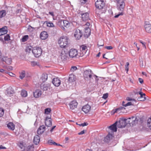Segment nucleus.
Listing matches in <instances>:
<instances>
[{
    "label": "nucleus",
    "mask_w": 151,
    "mask_h": 151,
    "mask_svg": "<svg viewBox=\"0 0 151 151\" xmlns=\"http://www.w3.org/2000/svg\"><path fill=\"white\" fill-rule=\"evenodd\" d=\"M77 105V102L75 100L71 101L69 104L70 108L71 109H74L76 108Z\"/></svg>",
    "instance_id": "obj_16"
},
{
    "label": "nucleus",
    "mask_w": 151,
    "mask_h": 151,
    "mask_svg": "<svg viewBox=\"0 0 151 151\" xmlns=\"http://www.w3.org/2000/svg\"><path fill=\"white\" fill-rule=\"evenodd\" d=\"M61 58L63 61L66 60L68 56V52L62 50L60 53Z\"/></svg>",
    "instance_id": "obj_7"
},
{
    "label": "nucleus",
    "mask_w": 151,
    "mask_h": 151,
    "mask_svg": "<svg viewBox=\"0 0 151 151\" xmlns=\"http://www.w3.org/2000/svg\"><path fill=\"white\" fill-rule=\"evenodd\" d=\"M18 146L22 150V151H23L25 149V147L22 143H19L18 144Z\"/></svg>",
    "instance_id": "obj_42"
},
{
    "label": "nucleus",
    "mask_w": 151,
    "mask_h": 151,
    "mask_svg": "<svg viewBox=\"0 0 151 151\" xmlns=\"http://www.w3.org/2000/svg\"><path fill=\"white\" fill-rule=\"evenodd\" d=\"M52 83L55 86L58 87L61 83V81L58 78H56L52 79Z\"/></svg>",
    "instance_id": "obj_11"
},
{
    "label": "nucleus",
    "mask_w": 151,
    "mask_h": 151,
    "mask_svg": "<svg viewBox=\"0 0 151 151\" xmlns=\"http://www.w3.org/2000/svg\"><path fill=\"white\" fill-rule=\"evenodd\" d=\"M28 151H33L34 150V147L33 145H29L27 147Z\"/></svg>",
    "instance_id": "obj_40"
},
{
    "label": "nucleus",
    "mask_w": 151,
    "mask_h": 151,
    "mask_svg": "<svg viewBox=\"0 0 151 151\" xmlns=\"http://www.w3.org/2000/svg\"><path fill=\"white\" fill-rule=\"evenodd\" d=\"M129 63L127 62L126 63V64L125 66V70L127 71V72L128 71V70H129Z\"/></svg>",
    "instance_id": "obj_49"
},
{
    "label": "nucleus",
    "mask_w": 151,
    "mask_h": 151,
    "mask_svg": "<svg viewBox=\"0 0 151 151\" xmlns=\"http://www.w3.org/2000/svg\"><path fill=\"white\" fill-rule=\"evenodd\" d=\"M96 7L99 9H102L105 6V3L102 0H97L95 3Z\"/></svg>",
    "instance_id": "obj_6"
},
{
    "label": "nucleus",
    "mask_w": 151,
    "mask_h": 151,
    "mask_svg": "<svg viewBox=\"0 0 151 151\" xmlns=\"http://www.w3.org/2000/svg\"><path fill=\"white\" fill-rule=\"evenodd\" d=\"M82 33L80 29H77L76 30L74 36L77 39L79 40L82 36Z\"/></svg>",
    "instance_id": "obj_9"
},
{
    "label": "nucleus",
    "mask_w": 151,
    "mask_h": 151,
    "mask_svg": "<svg viewBox=\"0 0 151 151\" xmlns=\"http://www.w3.org/2000/svg\"><path fill=\"white\" fill-rule=\"evenodd\" d=\"M139 93L140 95V96L138 98L137 100L138 101H144L146 100L145 94V93H143L142 92H139Z\"/></svg>",
    "instance_id": "obj_19"
},
{
    "label": "nucleus",
    "mask_w": 151,
    "mask_h": 151,
    "mask_svg": "<svg viewBox=\"0 0 151 151\" xmlns=\"http://www.w3.org/2000/svg\"><path fill=\"white\" fill-rule=\"evenodd\" d=\"M112 135L109 133V134L104 138V141L106 142H109L110 140L112 139Z\"/></svg>",
    "instance_id": "obj_26"
},
{
    "label": "nucleus",
    "mask_w": 151,
    "mask_h": 151,
    "mask_svg": "<svg viewBox=\"0 0 151 151\" xmlns=\"http://www.w3.org/2000/svg\"><path fill=\"white\" fill-rule=\"evenodd\" d=\"M63 23H64L63 27H69V23L68 21L64 20Z\"/></svg>",
    "instance_id": "obj_39"
},
{
    "label": "nucleus",
    "mask_w": 151,
    "mask_h": 151,
    "mask_svg": "<svg viewBox=\"0 0 151 151\" xmlns=\"http://www.w3.org/2000/svg\"><path fill=\"white\" fill-rule=\"evenodd\" d=\"M26 72L24 70H22L19 72V78L21 79H23L25 76Z\"/></svg>",
    "instance_id": "obj_33"
},
{
    "label": "nucleus",
    "mask_w": 151,
    "mask_h": 151,
    "mask_svg": "<svg viewBox=\"0 0 151 151\" xmlns=\"http://www.w3.org/2000/svg\"><path fill=\"white\" fill-rule=\"evenodd\" d=\"M6 14V11L5 10H3L0 11V18H1L4 17Z\"/></svg>",
    "instance_id": "obj_36"
},
{
    "label": "nucleus",
    "mask_w": 151,
    "mask_h": 151,
    "mask_svg": "<svg viewBox=\"0 0 151 151\" xmlns=\"http://www.w3.org/2000/svg\"><path fill=\"white\" fill-rule=\"evenodd\" d=\"M51 111L50 108H46L45 110V113L47 114H49Z\"/></svg>",
    "instance_id": "obj_43"
},
{
    "label": "nucleus",
    "mask_w": 151,
    "mask_h": 151,
    "mask_svg": "<svg viewBox=\"0 0 151 151\" xmlns=\"http://www.w3.org/2000/svg\"><path fill=\"white\" fill-rule=\"evenodd\" d=\"M45 124L47 127H51L52 125V120L51 118L47 116L46 117L45 119Z\"/></svg>",
    "instance_id": "obj_12"
},
{
    "label": "nucleus",
    "mask_w": 151,
    "mask_h": 151,
    "mask_svg": "<svg viewBox=\"0 0 151 151\" xmlns=\"http://www.w3.org/2000/svg\"><path fill=\"white\" fill-rule=\"evenodd\" d=\"M108 96V93H106L104 94L102 97V98L104 99H107Z\"/></svg>",
    "instance_id": "obj_51"
},
{
    "label": "nucleus",
    "mask_w": 151,
    "mask_h": 151,
    "mask_svg": "<svg viewBox=\"0 0 151 151\" xmlns=\"http://www.w3.org/2000/svg\"><path fill=\"white\" fill-rule=\"evenodd\" d=\"M117 122H116L114 123L112 125H111L109 127V128L110 129L114 132H116L117 131V127L116 126L117 124Z\"/></svg>",
    "instance_id": "obj_22"
},
{
    "label": "nucleus",
    "mask_w": 151,
    "mask_h": 151,
    "mask_svg": "<svg viewBox=\"0 0 151 151\" xmlns=\"http://www.w3.org/2000/svg\"><path fill=\"white\" fill-rule=\"evenodd\" d=\"M77 69V68L76 66H72L71 68V71H72L73 72L74 71L76 70Z\"/></svg>",
    "instance_id": "obj_53"
},
{
    "label": "nucleus",
    "mask_w": 151,
    "mask_h": 151,
    "mask_svg": "<svg viewBox=\"0 0 151 151\" xmlns=\"http://www.w3.org/2000/svg\"><path fill=\"white\" fill-rule=\"evenodd\" d=\"M132 104L131 102H129L127 103V104H125V105H124V106L126 107L128 106L131 105Z\"/></svg>",
    "instance_id": "obj_55"
},
{
    "label": "nucleus",
    "mask_w": 151,
    "mask_h": 151,
    "mask_svg": "<svg viewBox=\"0 0 151 151\" xmlns=\"http://www.w3.org/2000/svg\"><path fill=\"white\" fill-rule=\"evenodd\" d=\"M87 49V46L84 45H81L80 47L81 50L83 51V52H84L85 53L86 52L85 51Z\"/></svg>",
    "instance_id": "obj_34"
},
{
    "label": "nucleus",
    "mask_w": 151,
    "mask_h": 151,
    "mask_svg": "<svg viewBox=\"0 0 151 151\" xmlns=\"http://www.w3.org/2000/svg\"><path fill=\"white\" fill-rule=\"evenodd\" d=\"M119 111L118 110V109H115L114 110H113L112 111V112H113V114H114L115 113Z\"/></svg>",
    "instance_id": "obj_59"
},
{
    "label": "nucleus",
    "mask_w": 151,
    "mask_h": 151,
    "mask_svg": "<svg viewBox=\"0 0 151 151\" xmlns=\"http://www.w3.org/2000/svg\"><path fill=\"white\" fill-rule=\"evenodd\" d=\"M29 27L28 28V29H29V31H33L36 28H37V29H38V27L37 28V27H32L30 25L29 26Z\"/></svg>",
    "instance_id": "obj_44"
},
{
    "label": "nucleus",
    "mask_w": 151,
    "mask_h": 151,
    "mask_svg": "<svg viewBox=\"0 0 151 151\" xmlns=\"http://www.w3.org/2000/svg\"><path fill=\"white\" fill-rule=\"evenodd\" d=\"M85 132H84V130H83L82 131H81V132H79L78 133V134L79 135H81V134H83Z\"/></svg>",
    "instance_id": "obj_63"
},
{
    "label": "nucleus",
    "mask_w": 151,
    "mask_h": 151,
    "mask_svg": "<svg viewBox=\"0 0 151 151\" xmlns=\"http://www.w3.org/2000/svg\"><path fill=\"white\" fill-rule=\"evenodd\" d=\"M40 137L37 135H36L34 137L33 139V142L34 143L37 145L40 142Z\"/></svg>",
    "instance_id": "obj_25"
},
{
    "label": "nucleus",
    "mask_w": 151,
    "mask_h": 151,
    "mask_svg": "<svg viewBox=\"0 0 151 151\" xmlns=\"http://www.w3.org/2000/svg\"><path fill=\"white\" fill-rule=\"evenodd\" d=\"M10 36L8 34L6 35H5L4 40L8 41L10 40Z\"/></svg>",
    "instance_id": "obj_46"
},
{
    "label": "nucleus",
    "mask_w": 151,
    "mask_h": 151,
    "mask_svg": "<svg viewBox=\"0 0 151 151\" xmlns=\"http://www.w3.org/2000/svg\"><path fill=\"white\" fill-rule=\"evenodd\" d=\"M45 127L43 125L40 126L37 130V133L39 134H42L45 130Z\"/></svg>",
    "instance_id": "obj_18"
},
{
    "label": "nucleus",
    "mask_w": 151,
    "mask_h": 151,
    "mask_svg": "<svg viewBox=\"0 0 151 151\" xmlns=\"http://www.w3.org/2000/svg\"><path fill=\"white\" fill-rule=\"evenodd\" d=\"M5 35L4 34L1 35H0V40L1 41H3V39L4 40Z\"/></svg>",
    "instance_id": "obj_52"
},
{
    "label": "nucleus",
    "mask_w": 151,
    "mask_h": 151,
    "mask_svg": "<svg viewBox=\"0 0 151 151\" xmlns=\"http://www.w3.org/2000/svg\"><path fill=\"white\" fill-rule=\"evenodd\" d=\"M14 93V91L12 87L10 86L7 88L5 92L6 94L8 96H10V95Z\"/></svg>",
    "instance_id": "obj_14"
},
{
    "label": "nucleus",
    "mask_w": 151,
    "mask_h": 151,
    "mask_svg": "<svg viewBox=\"0 0 151 151\" xmlns=\"http://www.w3.org/2000/svg\"><path fill=\"white\" fill-rule=\"evenodd\" d=\"M81 17L83 21H87L89 19V14L88 13L82 14Z\"/></svg>",
    "instance_id": "obj_24"
},
{
    "label": "nucleus",
    "mask_w": 151,
    "mask_h": 151,
    "mask_svg": "<svg viewBox=\"0 0 151 151\" xmlns=\"http://www.w3.org/2000/svg\"><path fill=\"white\" fill-rule=\"evenodd\" d=\"M139 82L141 83H142L143 82V80L142 78H139Z\"/></svg>",
    "instance_id": "obj_62"
},
{
    "label": "nucleus",
    "mask_w": 151,
    "mask_h": 151,
    "mask_svg": "<svg viewBox=\"0 0 151 151\" xmlns=\"http://www.w3.org/2000/svg\"><path fill=\"white\" fill-rule=\"evenodd\" d=\"M78 55L77 51L76 49H71L70 50L69 52V56L70 58H74Z\"/></svg>",
    "instance_id": "obj_8"
},
{
    "label": "nucleus",
    "mask_w": 151,
    "mask_h": 151,
    "mask_svg": "<svg viewBox=\"0 0 151 151\" xmlns=\"http://www.w3.org/2000/svg\"><path fill=\"white\" fill-rule=\"evenodd\" d=\"M127 122L130 125H134L137 123L139 119L136 116H132L126 119Z\"/></svg>",
    "instance_id": "obj_3"
},
{
    "label": "nucleus",
    "mask_w": 151,
    "mask_h": 151,
    "mask_svg": "<svg viewBox=\"0 0 151 151\" xmlns=\"http://www.w3.org/2000/svg\"><path fill=\"white\" fill-rule=\"evenodd\" d=\"M70 40L68 37L66 36H62L60 37L58 40V43L60 47L64 48L68 46Z\"/></svg>",
    "instance_id": "obj_1"
},
{
    "label": "nucleus",
    "mask_w": 151,
    "mask_h": 151,
    "mask_svg": "<svg viewBox=\"0 0 151 151\" xmlns=\"http://www.w3.org/2000/svg\"><path fill=\"white\" fill-rule=\"evenodd\" d=\"M34 56L36 57H39L42 54V49L39 47H35L32 50Z\"/></svg>",
    "instance_id": "obj_4"
},
{
    "label": "nucleus",
    "mask_w": 151,
    "mask_h": 151,
    "mask_svg": "<svg viewBox=\"0 0 151 151\" xmlns=\"http://www.w3.org/2000/svg\"><path fill=\"white\" fill-rule=\"evenodd\" d=\"M31 64L32 66H35L36 65H39V64L38 62L35 61H32L31 62Z\"/></svg>",
    "instance_id": "obj_41"
},
{
    "label": "nucleus",
    "mask_w": 151,
    "mask_h": 151,
    "mask_svg": "<svg viewBox=\"0 0 151 151\" xmlns=\"http://www.w3.org/2000/svg\"><path fill=\"white\" fill-rule=\"evenodd\" d=\"M91 70L90 69L87 70H85L83 73L84 76L85 77L88 78V77L89 78H91Z\"/></svg>",
    "instance_id": "obj_13"
},
{
    "label": "nucleus",
    "mask_w": 151,
    "mask_h": 151,
    "mask_svg": "<svg viewBox=\"0 0 151 151\" xmlns=\"http://www.w3.org/2000/svg\"><path fill=\"white\" fill-rule=\"evenodd\" d=\"M4 113V109L1 108H0V117L2 116Z\"/></svg>",
    "instance_id": "obj_48"
},
{
    "label": "nucleus",
    "mask_w": 151,
    "mask_h": 151,
    "mask_svg": "<svg viewBox=\"0 0 151 151\" xmlns=\"http://www.w3.org/2000/svg\"><path fill=\"white\" fill-rule=\"evenodd\" d=\"M76 80V76L73 74H70V75L68 78V81L70 82H74Z\"/></svg>",
    "instance_id": "obj_27"
},
{
    "label": "nucleus",
    "mask_w": 151,
    "mask_h": 151,
    "mask_svg": "<svg viewBox=\"0 0 151 151\" xmlns=\"http://www.w3.org/2000/svg\"><path fill=\"white\" fill-rule=\"evenodd\" d=\"M76 124H77V125H79V126H83V127H84V126L87 125L88 124V123H87L86 122H84L83 123H81V124H78L77 123H76Z\"/></svg>",
    "instance_id": "obj_50"
},
{
    "label": "nucleus",
    "mask_w": 151,
    "mask_h": 151,
    "mask_svg": "<svg viewBox=\"0 0 151 151\" xmlns=\"http://www.w3.org/2000/svg\"><path fill=\"white\" fill-rule=\"evenodd\" d=\"M47 26L48 27H52L55 26L54 24L52 22H47Z\"/></svg>",
    "instance_id": "obj_45"
},
{
    "label": "nucleus",
    "mask_w": 151,
    "mask_h": 151,
    "mask_svg": "<svg viewBox=\"0 0 151 151\" xmlns=\"http://www.w3.org/2000/svg\"><path fill=\"white\" fill-rule=\"evenodd\" d=\"M63 21L64 20H59L58 22H57V24L63 30H65V28L63 27Z\"/></svg>",
    "instance_id": "obj_30"
},
{
    "label": "nucleus",
    "mask_w": 151,
    "mask_h": 151,
    "mask_svg": "<svg viewBox=\"0 0 151 151\" xmlns=\"http://www.w3.org/2000/svg\"><path fill=\"white\" fill-rule=\"evenodd\" d=\"M28 35H25L24 36L22 39V41L24 42L27 41L28 38Z\"/></svg>",
    "instance_id": "obj_38"
},
{
    "label": "nucleus",
    "mask_w": 151,
    "mask_h": 151,
    "mask_svg": "<svg viewBox=\"0 0 151 151\" xmlns=\"http://www.w3.org/2000/svg\"><path fill=\"white\" fill-rule=\"evenodd\" d=\"M140 66L141 67H144V66L143 64V61H140Z\"/></svg>",
    "instance_id": "obj_60"
},
{
    "label": "nucleus",
    "mask_w": 151,
    "mask_h": 151,
    "mask_svg": "<svg viewBox=\"0 0 151 151\" xmlns=\"http://www.w3.org/2000/svg\"><path fill=\"white\" fill-rule=\"evenodd\" d=\"M7 127L8 128L13 131L15 129V125L13 123L10 122L7 124Z\"/></svg>",
    "instance_id": "obj_28"
},
{
    "label": "nucleus",
    "mask_w": 151,
    "mask_h": 151,
    "mask_svg": "<svg viewBox=\"0 0 151 151\" xmlns=\"http://www.w3.org/2000/svg\"><path fill=\"white\" fill-rule=\"evenodd\" d=\"M80 0V2H81V3L82 4H85L87 1V0Z\"/></svg>",
    "instance_id": "obj_58"
},
{
    "label": "nucleus",
    "mask_w": 151,
    "mask_h": 151,
    "mask_svg": "<svg viewBox=\"0 0 151 151\" xmlns=\"http://www.w3.org/2000/svg\"><path fill=\"white\" fill-rule=\"evenodd\" d=\"M7 32V27L6 26H4L0 29V35L5 34Z\"/></svg>",
    "instance_id": "obj_23"
},
{
    "label": "nucleus",
    "mask_w": 151,
    "mask_h": 151,
    "mask_svg": "<svg viewBox=\"0 0 151 151\" xmlns=\"http://www.w3.org/2000/svg\"><path fill=\"white\" fill-rule=\"evenodd\" d=\"M50 86V84H45L41 86V88L44 91H47Z\"/></svg>",
    "instance_id": "obj_29"
},
{
    "label": "nucleus",
    "mask_w": 151,
    "mask_h": 151,
    "mask_svg": "<svg viewBox=\"0 0 151 151\" xmlns=\"http://www.w3.org/2000/svg\"><path fill=\"white\" fill-rule=\"evenodd\" d=\"M105 48L107 49L108 50H109L113 48L111 46L105 47Z\"/></svg>",
    "instance_id": "obj_57"
},
{
    "label": "nucleus",
    "mask_w": 151,
    "mask_h": 151,
    "mask_svg": "<svg viewBox=\"0 0 151 151\" xmlns=\"http://www.w3.org/2000/svg\"><path fill=\"white\" fill-rule=\"evenodd\" d=\"M147 125L148 127L151 130V116L147 120Z\"/></svg>",
    "instance_id": "obj_35"
},
{
    "label": "nucleus",
    "mask_w": 151,
    "mask_h": 151,
    "mask_svg": "<svg viewBox=\"0 0 151 151\" xmlns=\"http://www.w3.org/2000/svg\"><path fill=\"white\" fill-rule=\"evenodd\" d=\"M32 47L31 46H30V47H29V46H28L27 47L26 49V51L27 52H30V51H31V50H32Z\"/></svg>",
    "instance_id": "obj_47"
},
{
    "label": "nucleus",
    "mask_w": 151,
    "mask_h": 151,
    "mask_svg": "<svg viewBox=\"0 0 151 151\" xmlns=\"http://www.w3.org/2000/svg\"><path fill=\"white\" fill-rule=\"evenodd\" d=\"M6 148L4 147H3L2 145H0V150L1 149H6Z\"/></svg>",
    "instance_id": "obj_64"
},
{
    "label": "nucleus",
    "mask_w": 151,
    "mask_h": 151,
    "mask_svg": "<svg viewBox=\"0 0 151 151\" xmlns=\"http://www.w3.org/2000/svg\"><path fill=\"white\" fill-rule=\"evenodd\" d=\"M33 93L34 97L36 98H38L40 97L42 94L41 90L39 89L36 90Z\"/></svg>",
    "instance_id": "obj_20"
},
{
    "label": "nucleus",
    "mask_w": 151,
    "mask_h": 151,
    "mask_svg": "<svg viewBox=\"0 0 151 151\" xmlns=\"http://www.w3.org/2000/svg\"><path fill=\"white\" fill-rule=\"evenodd\" d=\"M8 74H9V76L12 77H14L15 75L14 74L11 72H8Z\"/></svg>",
    "instance_id": "obj_56"
},
{
    "label": "nucleus",
    "mask_w": 151,
    "mask_h": 151,
    "mask_svg": "<svg viewBox=\"0 0 151 151\" xmlns=\"http://www.w3.org/2000/svg\"><path fill=\"white\" fill-rule=\"evenodd\" d=\"M117 2V6L118 9L122 12L114 16L115 18H118L120 15H122L124 14L123 11L125 6V3L122 0H116Z\"/></svg>",
    "instance_id": "obj_2"
},
{
    "label": "nucleus",
    "mask_w": 151,
    "mask_h": 151,
    "mask_svg": "<svg viewBox=\"0 0 151 151\" xmlns=\"http://www.w3.org/2000/svg\"><path fill=\"white\" fill-rule=\"evenodd\" d=\"M91 107L87 104L83 107L82 109L86 114L88 113L91 110Z\"/></svg>",
    "instance_id": "obj_15"
},
{
    "label": "nucleus",
    "mask_w": 151,
    "mask_h": 151,
    "mask_svg": "<svg viewBox=\"0 0 151 151\" xmlns=\"http://www.w3.org/2000/svg\"><path fill=\"white\" fill-rule=\"evenodd\" d=\"M21 95L23 97H26L27 96V91L25 90H22L21 92Z\"/></svg>",
    "instance_id": "obj_37"
},
{
    "label": "nucleus",
    "mask_w": 151,
    "mask_h": 151,
    "mask_svg": "<svg viewBox=\"0 0 151 151\" xmlns=\"http://www.w3.org/2000/svg\"><path fill=\"white\" fill-rule=\"evenodd\" d=\"M127 122L126 119L123 118L120 119L119 121L117 122V125L118 127L119 128L124 127L126 125Z\"/></svg>",
    "instance_id": "obj_5"
},
{
    "label": "nucleus",
    "mask_w": 151,
    "mask_h": 151,
    "mask_svg": "<svg viewBox=\"0 0 151 151\" xmlns=\"http://www.w3.org/2000/svg\"><path fill=\"white\" fill-rule=\"evenodd\" d=\"M85 32L86 34L85 35H86L87 37L89 36L91 34V30L90 29L89 27H86L85 28Z\"/></svg>",
    "instance_id": "obj_32"
},
{
    "label": "nucleus",
    "mask_w": 151,
    "mask_h": 151,
    "mask_svg": "<svg viewBox=\"0 0 151 151\" xmlns=\"http://www.w3.org/2000/svg\"><path fill=\"white\" fill-rule=\"evenodd\" d=\"M53 142H54L51 139L49 140L48 142V143L50 145H53Z\"/></svg>",
    "instance_id": "obj_54"
},
{
    "label": "nucleus",
    "mask_w": 151,
    "mask_h": 151,
    "mask_svg": "<svg viewBox=\"0 0 151 151\" xmlns=\"http://www.w3.org/2000/svg\"><path fill=\"white\" fill-rule=\"evenodd\" d=\"M117 109H118V111H119L120 110H123V109H125V108L123 107H120L117 108Z\"/></svg>",
    "instance_id": "obj_61"
},
{
    "label": "nucleus",
    "mask_w": 151,
    "mask_h": 151,
    "mask_svg": "<svg viewBox=\"0 0 151 151\" xmlns=\"http://www.w3.org/2000/svg\"><path fill=\"white\" fill-rule=\"evenodd\" d=\"M47 79V74H42L41 77V80L42 82H44Z\"/></svg>",
    "instance_id": "obj_31"
},
{
    "label": "nucleus",
    "mask_w": 151,
    "mask_h": 151,
    "mask_svg": "<svg viewBox=\"0 0 151 151\" xmlns=\"http://www.w3.org/2000/svg\"><path fill=\"white\" fill-rule=\"evenodd\" d=\"M48 34L45 31L42 32L40 35V37L42 40H45L48 37Z\"/></svg>",
    "instance_id": "obj_21"
},
{
    "label": "nucleus",
    "mask_w": 151,
    "mask_h": 151,
    "mask_svg": "<svg viewBox=\"0 0 151 151\" xmlns=\"http://www.w3.org/2000/svg\"><path fill=\"white\" fill-rule=\"evenodd\" d=\"M145 28L146 32L148 33H151V24H148L147 22H145Z\"/></svg>",
    "instance_id": "obj_17"
},
{
    "label": "nucleus",
    "mask_w": 151,
    "mask_h": 151,
    "mask_svg": "<svg viewBox=\"0 0 151 151\" xmlns=\"http://www.w3.org/2000/svg\"><path fill=\"white\" fill-rule=\"evenodd\" d=\"M3 62H5L6 64L8 65H10L12 62V59L10 58L7 57H3L1 59Z\"/></svg>",
    "instance_id": "obj_10"
}]
</instances>
